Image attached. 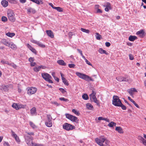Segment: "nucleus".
I'll return each mask as SVG.
<instances>
[{"mask_svg": "<svg viewBox=\"0 0 146 146\" xmlns=\"http://www.w3.org/2000/svg\"><path fill=\"white\" fill-rule=\"evenodd\" d=\"M116 124V123L113 122L111 121L109 123V124H108V125L110 127H112L113 126H115Z\"/></svg>", "mask_w": 146, "mask_h": 146, "instance_id": "nucleus-34", "label": "nucleus"}, {"mask_svg": "<svg viewBox=\"0 0 146 146\" xmlns=\"http://www.w3.org/2000/svg\"><path fill=\"white\" fill-rule=\"evenodd\" d=\"M37 45L39 46L42 48H44L45 47V45L43 44L40 42H38V43Z\"/></svg>", "mask_w": 146, "mask_h": 146, "instance_id": "nucleus-43", "label": "nucleus"}, {"mask_svg": "<svg viewBox=\"0 0 146 146\" xmlns=\"http://www.w3.org/2000/svg\"><path fill=\"white\" fill-rule=\"evenodd\" d=\"M29 123H30V125L31 126V127L33 128H35L36 127V126L35 125V124L33 123L32 122L30 121L29 122Z\"/></svg>", "mask_w": 146, "mask_h": 146, "instance_id": "nucleus-45", "label": "nucleus"}, {"mask_svg": "<svg viewBox=\"0 0 146 146\" xmlns=\"http://www.w3.org/2000/svg\"><path fill=\"white\" fill-rule=\"evenodd\" d=\"M98 120H106V118H104L102 117H99L98 119Z\"/></svg>", "mask_w": 146, "mask_h": 146, "instance_id": "nucleus-57", "label": "nucleus"}, {"mask_svg": "<svg viewBox=\"0 0 146 146\" xmlns=\"http://www.w3.org/2000/svg\"><path fill=\"white\" fill-rule=\"evenodd\" d=\"M120 106H119L118 107H121L122 108V109L123 110H126V107L122 104V103H121V104H120Z\"/></svg>", "mask_w": 146, "mask_h": 146, "instance_id": "nucleus-42", "label": "nucleus"}, {"mask_svg": "<svg viewBox=\"0 0 146 146\" xmlns=\"http://www.w3.org/2000/svg\"><path fill=\"white\" fill-rule=\"evenodd\" d=\"M57 62L59 64L62 65V66H66V64L64 62V61L62 60H60L57 61Z\"/></svg>", "mask_w": 146, "mask_h": 146, "instance_id": "nucleus-25", "label": "nucleus"}, {"mask_svg": "<svg viewBox=\"0 0 146 146\" xmlns=\"http://www.w3.org/2000/svg\"><path fill=\"white\" fill-rule=\"evenodd\" d=\"M8 46L10 47L12 49L14 50H16L17 48L16 46L12 42L9 43Z\"/></svg>", "mask_w": 146, "mask_h": 146, "instance_id": "nucleus-19", "label": "nucleus"}, {"mask_svg": "<svg viewBox=\"0 0 146 146\" xmlns=\"http://www.w3.org/2000/svg\"><path fill=\"white\" fill-rule=\"evenodd\" d=\"M76 74L80 78L87 81H94L93 79L85 74L79 72H76Z\"/></svg>", "mask_w": 146, "mask_h": 146, "instance_id": "nucleus-1", "label": "nucleus"}, {"mask_svg": "<svg viewBox=\"0 0 146 146\" xmlns=\"http://www.w3.org/2000/svg\"><path fill=\"white\" fill-rule=\"evenodd\" d=\"M62 80L63 82L65 85L67 86H68L69 85V84L67 80L65 78H63V79Z\"/></svg>", "mask_w": 146, "mask_h": 146, "instance_id": "nucleus-36", "label": "nucleus"}, {"mask_svg": "<svg viewBox=\"0 0 146 146\" xmlns=\"http://www.w3.org/2000/svg\"><path fill=\"white\" fill-rule=\"evenodd\" d=\"M73 35V33L72 32H70L69 33L68 35H69V37L70 38H72V36Z\"/></svg>", "mask_w": 146, "mask_h": 146, "instance_id": "nucleus-60", "label": "nucleus"}, {"mask_svg": "<svg viewBox=\"0 0 146 146\" xmlns=\"http://www.w3.org/2000/svg\"><path fill=\"white\" fill-rule=\"evenodd\" d=\"M54 9L59 12H62L63 11L62 9L60 7H55Z\"/></svg>", "mask_w": 146, "mask_h": 146, "instance_id": "nucleus-40", "label": "nucleus"}, {"mask_svg": "<svg viewBox=\"0 0 146 146\" xmlns=\"http://www.w3.org/2000/svg\"><path fill=\"white\" fill-rule=\"evenodd\" d=\"M68 66L70 68H74L75 66V65L74 64H68Z\"/></svg>", "mask_w": 146, "mask_h": 146, "instance_id": "nucleus-49", "label": "nucleus"}, {"mask_svg": "<svg viewBox=\"0 0 146 146\" xmlns=\"http://www.w3.org/2000/svg\"><path fill=\"white\" fill-rule=\"evenodd\" d=\"M29 60L31 63H32L34 61V58H33L30 57L29 58Z\"/></svg>", "mask_w": 146, "mask_h": 146, "instance_id": "nucleus-52", "label": "nucleus"}, {"mask_svg": "<svg viewBox=\"0 0 146 146\" xmlns=\"http://www.w3.org/2000/svg\"><path fill=\"white\" fill-rule=\"evenodd\" d=\"M33 144V146H43L42 145L36 143H34Z\"/></svg>", "mask_w": 146, "mask_h": 146, "instance_id": "nucleus-55", "label": "nucleus"}, {"mask_svg": "<svg viewBox=\"0 0 146 146\" xmlns=\"http://www.w3.org/2000/svg\"><path fill=\"white\" fill-rule=\"evenodd\" d=\"M83 32L85 33H89L90 31L88 29H86L81 28L80 29Z\"/></svg>", "mask_w": 146, "mask_h": 146, "instance_id": "nucleus-35", "label": "nucleus"}, {"mask_svg": "<svg viewBox=\"0 0 146 146\" xmlns=\"http://www.w3.org/2000/svg\"><path fill=\"white\" fill-rule=\"evenodd\" d=\"M27 11L28 13H35V10L33 9L30 8L27 9Z\"/></svg>", "mask_w": 146, "mask_h": 146, "instance_id": "nucleus-32", "label": "nucleus"}, {"mask_svg": "<svg viewBox=\"0 0 146 146\" xmlns=\"http://www.w3.org/2000/svg\"><path fill=\"white\" fill-rule=\"evenodd\" d=\"M11 134L12 136L15 139L16 141L17 142H20V141L19 137L12 130H11Z\"/></svg>", "mask_w": 146, "mask_h": 146, "instance_id": "nucleus-12", "label": "nucleus"}, {"mask_svg": "<svg viewBox=\"0 0 146 146\" xmlns=\"http://www.w3.org/2000/svg\"><path fill=\"white\" fill-rule=\"evenodd\" d=\"M97 13H102V11L100 9H98L97 11Z\"/></svg>", "mask_w": 146, "mask_h": 146, "instance_id": "nucleus-63", "label": "nucleus"}, {"mask_svg": "<svg viewBox=\"0 0 146 146\" xmlns=\"http://www.w3.org/2000/svg\"><path fill=\"white\" fill-rule=\"evenodd\" d=\"M36 113V109L35 107L32 108L31 110V113L32 115Z\"/></svg>", "mask_w": 146, "mask_h": 146, "instance_id": "nucleus-29", "label": "nucleus"}, {"mask_svg": "<svg viewBox=\"0 0 146 146\" xmlns=\"http://www.w3.org/2000/svg\"><path fill=\"white\" fill-rule=\"evenodd\" d=\"M137 38V37L135 36L130 35L129 38V40L130 41H133Z\"/></svg>", "mask_w": 146, "mask_h": 146, "instance_id": "nucleus-23", "label": "nucleus"}, {"mask_svg": "<svg viewBox=\"0 0 146 146\" xmlns=\"http://www.w3.org/2000/svg\"><path fill=\"white\" fill-rule=\"evenodd\" d=\"M83 59L84 60H85L87 64H88L89 65L92 66V65L91 64V63L87 59H86L85 57V58H84Z\"/></svg>", "mask_w": 146, "mask_h": 146, "instance_id": "nucleus-46", "label": "nucleus"}, {"mask_svg": "<svg viewBox=\"0 0 146 146\" xmlns=\"http://www.w3.org/2000/svg\"><path fill=\"white\" fill-rule=\"evenodd\" d=\"M77 50L78 52L82 56V58H85V57L83 54L82 51L78 48L77 49Z\"/></svg>", "mask_w": 146, "mask_h": 146, "instance_id": "nucleus-39", "label": "nucleus"}, {"mask_svg": "<svg viewBox=\"0 0 146 146\" xmlns=\"http://www.w3.org/2000/svg\"><path fill=\"white\" fill-rule=\"evenodd\" d=\"M25 141L28 145L29 146H33V144L34 143H33V138L31 136L25 135Z\"/></svg>", "mask_w": 146, "mask_h": 146, "instance_id": "nucleus-2", "label": "nucleus"}, {"mask_svg": "<svg viewBox=\"0 0 146 146\" xmlns=\"http://www.w3.org/2000/svg\"><path fill=\"white\" fill-rule=\"evenodd\" d=\"M128 92L130 94L131 96H132L133 95V93L132 90H131V89H129L128 90Z\"/></svg>", "mask_w": 146, "mask_h": 146, "instance_id": "nucleus-59", "label": "nucleus"}, {"mask_svg": "<svg viewBox=\"0 0 146 146\" xmlns=\"http://www.w3.org/2000/svg\"><path fill=\"white\" fill-rule=\"evenodd\" d=\"M83 99L85 100H87L88 99V95L86 94H84L82 96Z\"/></svg>", "mask_w": 146, "mask_h": 146, "instance_id": "nucleus-37", "label": "nucleus"}, {"mask_svg": "<svg viewBox=\"0 0 146 146\" xmlns=\"http://www.w3.org/2000/svg\"><path fill=\"white\" fill-rule=\"evenodd\" d=\"M128 99L131 102H132L136 107L138 108H139V106L138 105L135 103V101H134L133 99H131L130 97H128Z\"/></svg>", "mask_w": 146, "mask_h": 146, "instance_id": "nucleus-24", "label": "nucleus"}, {"mask_svg": "<svg viewBox=\"0 0 146 146\" xmlns=\"http://www.w3.org/2000/svg\"><path fill=\"white\" fill-rule=\"evenodd\" d=\"M25 106L23 105L15 103H14L12 105V107L17 110L23 108Z\"/></svg>", "mask_w": 146, "mask_h": 146, "instance_id": "nucleus-11", "label": "nucleus"}, {"mask_svg": "<svg viewBox=\"0 0 146 146\" xmlns=\"http://www.w3.org/2000/svg\"><path fill=\"white\" fill-rule=\"evenodd\" d=\"M59 90L61 92L63 93H64L66 92V91L63 88H59Z\"/></svg>", "mask_w": 146, "mask_h": 146, "instance_id": "nucleus-51", "label": "nucleus"}, {"mask_svg": "<svg viewBox=\"0 0 146 146\" xmlns=\"http://www.w3.org/2000/svg\"><path fill=\"white\" fill-rule=\"evenodd\" d=\"M109 141L108 140H106L105 141V143H104L105 144V146L108 145V146H110L109 145Z\"/></svg>", "mask_w": 146, "mask_h": 146, "instance_id": "nucleus-56", "label": "nucleus"}, {"mask_svg": "<svg viewBox=\"0 0 146 146\" xmlns=\"http://www.w3.org/2000/svg\"><path fill=\"white\" fill-rule=\"evenodd\" d=\"M86 106L87 109L90 110H92L93 108V106L89 103L86 104Z\"/></svg>", "mask_w": 146, "mask_h": 146, "instance_id": "nucleus-30", "label": "nucleus"}, {"mask_svg": "<svg viewBox=\"0 0 146 146\" xmlns=\"http://www.w3.org/2000/svg\"><path fill=\"white\" fill-rule=\"evenodd\" d=\"M95 141L97 144L100 146H106L105 145V144H104L101 143L100 139H99L98 138H96ZM106 146H108V145H106Z\"/></svg>", "mask_w": 146, "mask_h": 146, "instance_id": "nucleus-18", "label": "nucleus"}, {"mask_svg": "<svg viewBox=\"0 0 146 146\" xmlns=\"http://www.w3.org/2000/svg\"><path fill=\"white\" fill-rule=\"evenodd\" d=\"M8 85H3L1 87V90L3 91H6L8 90Z\"/></svg>", "mask_w": 146, "mask_h": 146, "instance_id": "nucleus-20", "label": "nucleus"}, {"mask_svg": "<svg viewBox=\"0 0 146 146\" xmlns=\"http://www.w3.org/2000/svg\"><path fill=\"white\" fill-rule=\"evenodd\" d=\"M104 7H106L105 10L106 11H108L109 10L111 9V5L109 3H106L104 5Z\"/></svg>", "mask_w": 146, "mask_h": 146, "instance_id": "nucleus-13", "label": "nucleus"}, {"mask_svg": "<svg viewBox=\"0 0 146 146\" xmlns=\"http://www.w3.org/2000/svg\"><path fill=\"white\" fill-rule=\"evenodd\" d=\"M49 5L50 6L52 7V8H53L54 9V8L55 7L54 6V5L52 3H49Z\"/></svg>", "mask_w": 146, "mask_h": 146, "instance_id": "nucleus-61", "label": "nucleus"}, {"mask_svg": "<svg viewBox=\"0 0 146 146\" xmlns=\"http://www.w3.org/2000/svg\"><path fill=\"white\" fill-rule=\"evenodd\" d=\"M15 35V34L14 33H11L10 32H9L8 33H6V35L7 36L12 37L13 36H14Z\"/></svg>", "mask_w": 146, "mask_h": 146, "instance_id": "nucleus-28", "label": "nucleus"}, {"mask_svg": "<svg viewBox=\"0 0 146 146\" xmlns=\"http://www.w3.org/2000/svg\"><path fill=\"white\" fill-rule=\"evenodd\" d=\"M116 79L118 81L120 82H126L127 81V80L126 78L122 76H119L117 77L116 78Z\"/></svg>", "mask_w": 146, "mask_h": 146, "instance_id": "nucleus-14", "label": "nucleus"}, {"mask_svg": "<svg viewBox=\"0 0 146 146\" xmlns=\"http://www.w3.org/2000/svg\"><path fill=\"white\" fill-rule=\"evenodd\" d=\"M59 99L61 101H65L66 102H68L69 101L68 99H66L64 98H59Z\"/></svg>", "mask_w": 146, "mask_h": 146, "instance_id": "nucleus-48", "label": "nucleus"}, {"mask_svg": "<svg viewBox=\"0 0 146 146\" xmlns=\"http://www.w3.org/2000/svg\"><path fill=\"white\" fill-rule=\"evenodd\" d=\"M66 116L67 118L71 120L72 121L78 122V118L74 116L69 114H66Z\"/></svg>", "mask_w": 146, "mask_h": 146, "instance_id": "nucleus-9", "label": "nucleus"}, {"mask_svg": "<svg viewBox=\"0 0 146 146\" xmlns=\"http://www.w3.org/2000/svg\"><path fill=\"white\" fill-rule=\"evenodd\" d=\"M2 42L4 45L8 46L9 43L7 42L6 40L5 39H3L1 40Z\"/></svg>", "mask_w": 146, "mask_h": 146, "instance_id": "nucleus-33", "label": "nucleus"}, {"mask_svg": "<svg viewBox=\"0 0 146 146\" xmlns=\"http://www.w3.org/2000/svg\"><path fill=\"white\" fill-rule=\"evenodd\" d=\"M46 33L51 38H53L54 37L53 32L51 30H46Z\"/></svg>", "mask_w": 146, "mask_h": 146, "instance_id": "nucleus-16", "label": "nucleus"}, {"mask_svg": "<svg viewBox=\"0 0 146 146\" xmlns=\"http://www.w3.org/2000/svg\"><path fill=\"white\" fill-rule=\"evenodd\" d=\"M115 130L120 133H123V132L122 129L120 127H117Z\"/></svg>", "mask_w": 146, "mask_h": 146, "instance_id": "nucleus-26", "label": "nucleus"}, {"mask_svg": "<svg viewBox=\"0 0 146 146\" xmlns=\"http://www.w3.org/2000/svg\"><path fill=\"white\" fill-rule=\"evenodd\" d=\"M105 44L106 46L108 47H109L111 45L110 43L109 42H106Z\"/></svg>", "mask_w": 146, "mask_h": 146, "instance_id": "nucleus-58", "label": "nucleus"}, {"mask_svg": "<svg viewBox=\"0 0 146 146\" xmlns=\"http://www.w3.org/2000/svg\"><path fill=\"white\" fill-rule=\"evenodd\" d=\"M4 145H6L7 146H10L8 142H5L3 144Z\"/></svg>", "mask_w": 146, "mask_h": 146, "instance_id": "nucleus-64", "label": "nucleus"}, {"mask_svg": "<svg viewBox=\"0 0 146 146\" xmlns=\"http://www.w3.org/2000/svg\"><path fill=\"white\" fill-rule=\"evenodd\" d=\"M95 36L96 39L98 40H100L102 38L101 35L97 33H96Z\"/></svg>", "mask_w": 146, "mask_h": 146, "instance_id": "nucleus-31", "label": "nucleus"}, {"mask_svg": "<svg viewBox=\"0 0 146 146\" xmlns=\"http://www.w3.org/2000/svg\"><path fill=\"white\" fill-rule=\"evenodd\" d=\"M27 93L30 95L35 93L37 90V89L36 88L33 87L27 88Z\"/></svg>", "mask_w": 146, "mask_h": 146, "instance_id": "nucleus-10", "label": "nucleus"}, {"mask_svg": "<svg viewBox=\"0 0 146 146\" xmlns=\"http://www.w3.org/2000/svg\"><path fill=\"white\" fill-rule=\"evenodd\" d=\"M1 4L3 7H5L8 6V3L6 0H2L1 2Z\"/></svg>", "mask_w": 146, "mask_h": 146, "instance_id": "nucleus-22", "label": "nucleus"}, {"mask_svg": "<svg viewBox=\"0 0 146 146\" xmlns=\"http://www.w3.org/2000/svg\"><path fill=\"white\" fill-rule=\"evenodd\" d=\"M129 57L130 60H132L134 59L133 56L132 54H129Z\"/></svg>", "mask_w": 146, "mask_h": 146, "instance_id": "nucleus-50", "label": "nucleus"}, {"mask_svg": "<svg viewBox=\"0 0 146 146\" xmlns=\"http://www.w3.org/2000/svg\"><path fill=\"white\" fill-rule=\"evenodd\" d=\"M44 67L43 66H40L38 67H35L34 68V70L35 71L37 72L39 71L41 68L44 69Z\"/></svg>", "mask_w": 146, "mask_h": 146, "instance_id": "nucleus-21", "label": "nucleus"}, {"mask_svg": "<svg viewBox=\"0 0 146 146\" xmlns=\"http://www.w3.org/2000/svg\"><path fill=\"white\" fill-rule=\"evenodd\" d=\"M72 112L74 113L75 114L77 115H79L80 114V113L79 112L77 111L76 110L74 109L72 110Z\"/></svg>", "mask_w": 146, "mask_h": 146, "instance_id": "nucleus-41", "label": "nucleus"}, {"mask_svg": "<svg viewBox=\"0 0 146 146\" xmlns=\"http://www.w3.org/2000/svg\"><path fill=\"white\" fill-rule=\"evenodd\" d=\"M1 20L3 22H6L7 20V18L5 16H3L1 18Z\"/></svg>", "mask_w": 146, "mask_h": 146, "instance_id": "nucleus-44", "label": "nucleus"}, {"mask_svg": "<svg viewBox=\"0 0 146 146\" xmlns=\"http://www.w3.org/2000/svg\"><path fill=\"white\" fill-rule=\"evenodd\" d=\"M98 52L100 53L101 54H105L107 55L108 54L106 50H104L102 48H100L98 50Z\"/></svg>", "mask_w": 146, "mask_h": 146, "instance_id": "nucleus-27", "label": "nucleus"}, {"mask_svg": "<svg viewBox=\"0 0 146 146\" xmlns=\"http://www.w3.org/2000/svg\"><path fill=\"white\" fill-rule=\"evenodd\" d=\"M140 139L142 142V143L144 145L146 146V140H145L143 137H140Z\"/></svg>", "mask_w": 146, "mask_h": 146, "instance_id": "nucleus-38", "label": "nucleus"}, {"mask_svg": "<svg viewBox=\"0 0 146 146\" xmlns=\"http://www.w3.org/2000/svg\"><path fill=\"white\" fill-rule=\"evenodd\" d=\"M32 2L37 4H40V2L38 0H33Z\"/></svg>", "mask_w": 146, "mask_h": 146, "instance_id": "nucleus-54", "label": "nucleus"}, {"mask_svg": "<svg viewBox=\"0 0 146 146\" xmlns=\"http://www.w3.org/2000/svg\"><path fill=\"white\" fill-rule=\"evenodd\" d=\"M7 15L9 20L11 21L14 22L15 20L14 17L15 14L13 11L10 10H8L7 12Z\"/></svg>", "mask_w": 146, "mask_h": 146, "instance_id": "nucleus-6", "label": "nucleus"}, {"mask_svg": "<svg viewBox=\"0 0 146 146\" xmlns=\"http://www.w3.org/2000/svg\"><path fill=\"white\" fill-rule=\"evenodd\" d=\"M52 117L49 114L47 115L46 121L45 122V125L48 127H51L52 126Z\"/></svg>", "mask_w": 146, "mask_h": 146, "instance_id": "nucleus-5", "label": "nucleus"}, {"mask_svg": "<svg viewBox=\"0 0 146 146\" xmlns=\"http://www.w3.org/2000/svg\"><path fill=\"white\" fill-rule=\"evenodd\" d=\"M27 47L32 52L35 54H36L37 52L36 50L33 48L32 47L30 44H28Z\"/></svg>", "mask_w": 146, "mask_h": 146, "instance_id": "nucleus-17", "label": "nucleus"}, {"mask_svg": "<svg viewBox=\"0 0 146 146\" xmlns=\"http://www.w3.org/2000/svg\"><path fill=\"white\" fill-rule=\"evenodd\" d=\"M63 128L67 131L72 130L75 129V127L72 126V125L68 124V123H65L63 125Z\"/></svg>", "mask_w": 146, "mask_h": 146, "instance_id": "nucleus-8", "label": "nucleus"}, {"mask_svg": "<svg viewBox=\"0 0 146 146\" xmlns=\"http://www.w3.org/2000/svg\"><path fill=\"white\" fill-rule=\"evenodd\" d=\"M100 140L101 141V143H104L105 141L107 140L104 137H102L100 138Z\"/></svg>", "mask_w": 146, "mask_h": 146, "instance_id": "nucleus-47", "label": "nucleus"}, {"mask_svg": "<svg viewBox=\"0 0 146 146\" xmlns=\"http://www.w3.org/2000/svg\"><path fill=\"white\" fill-rule=\"evenodd\" d=\"M27 133V135H34V133L33 132H26Z\"/></svg>", "mask_w": 146, "mask_h": 146, "instance_id": "nucleus-53", "label": "nucleus"}, {"mask_svg": "<svg viewBox=\"0 0 146 146\" xmlns=\"http://www.w3.org/2000/svg\"><path fill=\"white\" fill-rule=\"evenodd\" d=\"M96 93L93 90L92 91V93L90 95V99H92L94 102L96 103L98 106H100V103L99 101L97 99L96 97Z\"/></svg>", "mask_w": 146, "mask_h": 146, "instance_id": "nucleus-7", "label": "nucleus"}, {"mask_svg": "<svg viewBox=\"0 0 146 146\" xmlns=\"http://www.w3.org/2000/svg\"><path fill=\"white\" fill-rule=\"evenodd\" d=\"M112 104L114 106L118 107L120 106V104H121V100L119 99L118 97L117 96H114L113 97Z\"/></svg>", "mask_w": 146, "mask_h": 146, "instance_id": "nucleus-3", "label": "nucleus"}, {"mask_svg": "<svg viewBox=\"0 0 146 146\" xmlns=\"http://www.w3.org/2000/svg\"><path fill=\"white\" fill-rule=\"evenodd\" d=\"M42 76L46 81L50 83H52L53 82L51 80L52 78L51 76L47 73H44L42 74Z\"/></svg>", "mask_w": 146, "mask_h": 146, "instance_id": "nucleus-4", "label": "nucleus"}, {"mask_svg": "<svg viewBox=\"0 0 146 146\" xmlns=\"http://www.w3.org/2000/svg\"><path fill=\"white\" fill-rule=\"evenodd\" d=\"M136 34L139 35V36L142 38L143 37L145 36V32L143 30L137 31L136 33Z\"/></svg>", "mask_w": 146, "mask_h": 146, "instance_id": "nucleus-15", "label": "nucleus"}, {"mask_svg": "<svg viewBox=\"0 0 146 146\" xmlns=\"http://www.w3.org/2000/svg\"><path fill=\"white\" fill-rule=\"evenodd\" d=\"M38 41H37L36 40H33L32 41V42L34 43H35V44H38Z\"/></svg>", "mask_w": 146, "mask_h": 146, "instance_id": "nucleus-62", "label": "nucleus"}]
</instances>
